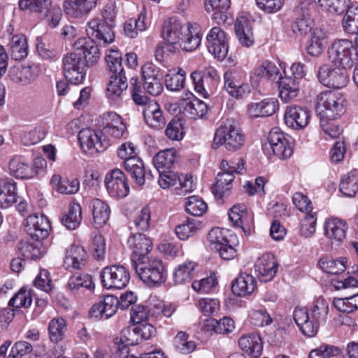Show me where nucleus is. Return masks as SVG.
I'll use <instances>...</instances> for the list:
<instances>
[{
	"instance_id": "1",
	"label": "nucleus",
	"mask_w": 358,
	"mask_h": 358,
	"mask_svg": "<svg viewBox=\"0 0 358 358\" xmlns=\"http://www.w3.org/2000/svg\"><path fill=\"white\" fill-rule=\"evenodd\" d=\"M311 317L306 308L296 307L293 313L294 320L301 332L306 336H315L321 324L326 322L329 313L327 301L320 296L315 299L310 308Z\"/></svg>"
},
{
	"instance_id": "2",
	"label": "nucleus",
	"mask_w": 358,
	"mask_h": 358,
	"mask_svg": "<svg viewBox=\"0 0 358 358\" xmlns=\"http://www.w3.org/2000/svg\"><path fill=\"white\" fill-rule=\"evenodd\" d=\"M115 18L113 5L107 4L99 17H96L88 22L87 36L92 43L106 45L114 41L115 34L112 27L114 26Z\"/></svg>"
},
{
	"instance_id": "3",
	"label": "nucleus",
	"mask_w": 358,
	"mask_h": 358,
	"mask_svg": "<svg viewBox=\"0 0 358 358\" xmlns=\"http://www.w3.org/2000/svg\"><path fill=\"white\" fill-rule=\"evenodd\" d=\"M192 25L188 23L185 27L177 17H171L165 21L162 28V36L167 43L166 45H177L180 43H193L201 45L202 36L194 29Z\"/></svg>"
},
{
	"instance_id": "4",
	"label": "nucleus",
	"mask_w": 358,
	"mask_h": 358,
	"mask_svg": "<svg viewBox=\"0 0 358 358\" xmlns=\"http://www.w3.org/2000/svg\"><path fill=\"white\" fill-rule=\"evenodd\" d=\"M244 143L245 136L237 122L234 119H227L217 129L212 145L214 149L224 146L227 150L235 152L240 150Z\"/></svg>"
},
{
	"instance_id": "5",
	"label": "nucleus",
	"mask_w": 358,
	"mask_h": 358,
	"mask_svg": "<svg viewBox=\"0 0 358 358\" xmlns=\"http://www.w3.org/2000/svg\"><path fill=\"white\" fill-rule=\"evenodd\" d=\"M315 112L321 121L334 120L345 112V100L343 94L337 91L327 90L317 96Z\"/></svg>"
},
{
	"instance_id": "6",
	"label": "nucleus",
	"mask_w": 358,
	"mask_h": 358,
	"mask_svg": "<svg viewBox=\"0 0 358 358\" xmlns=\"http://www.w3.org/2000/svg\"><path fill=\"white\" fill-rule=\"evenodd\" d=\"M135 147L133 143L127 142L122 143L117 150V156L124 159V166L127 172L134 179L138 186L145 184V178H152L150 172L146 174L143 161L134 155Z\"/></svg>"
},
{
	"instance_id": "7",
	"label": "nucleus",
	"mask_w": 358,
	"mask_h": 358,
	"mask_svg": "<svg viewBox=\"0 0 358 358\" xmlns=\"http://www.w3.org/2000/svg\"><path fill=\"white\" fill-rule=\"evenodd\" d=\"M133 266L140 279L148 286L159 285L166 280V269L160 259L147 258L133 264Z\"/></svg>"
},
{
	"instance_id": "8",
	"label": "nucleus",
	"mask_w": 358,
	"mask_h": 358,
	"mask_svg": "<svg viewBox=\"0 0 358 358\" xmlns=\"http://www.w3.org/2000/svg\"><path fill=\"white\" fill-rule=\"evenodd\" d=\"M264 152L272 150L274 155L280 159H287L293 154L287 136L278 127L273 128L268 136L267 142L262 145Z\"/></svg>"
},
{
	"instance_id": "9",
	"label": "nucleus",
	"mask_w": 358,
	"mask_h": 358,
	"mask_svg": "<svg viewBox=\"0 0 358 358\" xmlns=\"http://www.w3.org/2000/svg\"><path fill=\"white\" fill-rule=\"evenodd\" d=\"M100 277L103 287L108 289H123L130 280L129 271L125 266L120 264L104 267Z\"/></svg>"
},
{
	"instance_id": "10",
	"label": "nucleus",
	"mask_w": 358,
	"mask_h": 358,
	"mask_svg": "<svg viewBox=\"0 0 358 358\" xmlns=\"http://www.w3.org/2000/svg\"><path fill=\"white\" fill-rule=\"evenodd\" d=\"M317 76L323 85L337 89L345 87L349 81L348 73L345 67H334L329 64L320 66Z\"/></svg>"
},
{
	"instance_id": "11",
	"label": "nucleus",
	"mask_w": 358,
	"mask_h": 358,
	"mask_svg": "<svg viewBox=\"0 0 358 358\" xmlns=\"http://www.w3.org/2000/svg\"><path fill=\"white\" fill-rule=\"evenodd\" d=\"M79 52L67 53L63 58V71L67 80L78 85L85 78L86 64L83 58L80 57Z\"/></svg>"
},
{
	"instance_id": "12",
	"label": "nucleus",
	"mask_w": 358,
	"mask_h": 358,
	"mask_svg": "<svg viewBox=\"0 0 358 358\" xmlns=\"http://www.w3.org/2000/svg\"><path fill=\"white\" fill-rule=\"evenodd\" d=\"M317 6L315 0H303L296 8V19L292 24V30L301 36L307 34L311 30L313 20L311 13Z\"/></svg>"
},
{
	"instance_id": "13",
	"label": "nucleus",
	"mask_w": 358,
	"mask_h": 358,
	"mask_svg": "<svg viewBox=\"0 0 358 358\" xmlns=\"http://www.w3.org/2000/svg\"><path fill=\"white\" fill-rule=\"evenodd\" d=\"M78 140L85 151L92 152H102L110 145L109 140L103 135L102 131H96L90 128L80 131Z\"/></svg>"
},
{
	"instance_id": "14",
	"label": "nucleus",
	"mask_w": 358,
	"mask_h": 358,
	"mask_svg": "<svg viewBox=\"0 0 358 358\" xmlns=\"http://www.w3.org/2000/svg\"><path fill=\"white\" fill-rule=\"evenodd\" d=\"M127 243L131 251V260L132 265L142 260H146L148 258V253L152 248L151 239L142 233L130 236Z\"/></svg>"
},
{
	"instance_id": "15",
	"label": "nucleus",
	"mask_w": 358,
	"mask_h": 358,
	"mask_svg": "<svg viewBox=\"0 0 358 358\" xmlns=\"http://www.w3.org/2000/svg\"><path fill=\"white\" fill-rule=\"evenodd\" d=\"M105 183L108 192L113 197L123 198L129 192L127 176L119 169H113L106 176Z\"/></svg>"
},
{
	"instance_id": "16",
	"label": "nucleus",
	"mask_w": 358,
	"mask_h": 358,
	"mask_svg": "<svg viewBox=\"0 0 358 358\" xmlns=\"http://www.w3.org/2000/svg\"><path fill=\"white\" fill-rule=\"evenodd\" d=\"M284 120L286 125L295 130L307 127L310 120V113L308 108L297 105L287 106Z\"/></svg>"
},
{
	"instance_id": "17",
	"label": "nucleus",
	"mask_w": 358,
	"mask_h": 358,
	"mask_svg": "<svg viewBox=\"0 0 358 358\" xmlns=\"http://www.w3.org/2000/svg\"><path fill=\"white\" fill-rule=\"evenodd\" d=\"M358 46H329L327 50L329 59L332 63L342 67H352L358 57Z\"/></svg>"
},
{
	"instance_id": "18",
	"label": "nucleus",
	"mask_w": 358,
	"mask_h": 358,
	"mask_svg": "<svg viewBox=\"0 0 358 358\" xmlns=\"http://www.w3.org/2000/svg\"><path fill=\"white\" fill-rule=\"evenodd\" d=\"M50 223L48 219L41 215H30L26 219L24 230L32 238L36 241L43 240L48 236Z\"/></svg>"
},
{
	"instance_id": "19",
	"label": "nucleus",
	"mask_w": 358,
	"mask_h": 358,
	"mask_svg": "<svg viewBox=\"0 0 358 358\" xmlns=\"http://www.w3.org/2000/svg\"><path fill=\"white\" fill-rule=\"evenodd\" d=\"M39 69L34 64L15 65L9 71V77L12 81L22 85H26L38 77Z\"/></svg>"
},
{
	"instance_id": "20",
	"label": "nucleus",
	"mask_w": 358,
	"mask_h": 358,
	"mask_svg": "<svg viewBox=\"0 0 358 358\" xmlns=\"http://www.w3.org/2000/svg\"><path fill=\"white\" fill-rule=\"evenodd\" d=\"M102 132L115 138H121L126 131V126L120 115L114 112L103 114L101 117Z\"/></svg>"
},
{
	"instance_id": "21",
	"label": "nucleus",
	"mask_w": 358,
	"mask_h": 358,
	"mask_svg": "<svg viewBox=\"0 0 358 358\" xmlns=\"http://www.w3.org/2000/svg\"><path fill=\"white\" fill-rule=\"evenodd\" d=\"M280 76V70L275 64L265 60L254 69L250 74V80L252 85L257 87L262 81H274L278 80Z\"/></svg>"
},
{
	"instance_id": "22",
	"label": "nucleus",
	"mask_w": 358,
	"mask_h": 358,
	"mask_svg": "<svg viewBox=\"0 0 358 358\" xmlns=\"http://www.w3.org/2000/svg\"><path fill=\"white\" fill-rule=\"evenodd\" d=\"M278 264L271 254H264L255 264V271L262 282L271 281L275 275Z\"/></svg>"
},
{
	"instance_id": "23",
	"label": "nucleus",
	"mask_w": 358,
	"mask_h": 358,
	"mask_svg": "<svg viewBox=\"0 0 358 358\" xmlns=\"http://www.w3.org/2000/svg\"><path fill=\"white\" fill-rule=\"evenodd\" d=\"M279 96L285 103L295 99L299 93L301 83L292 76H279L278 80Z\"/></svg>"
},
{
	"instance_id": "24",
	"label": "nucleus",
	"mask_w": 358,
	"mask_h": 358,
	"mask_svg": "<svg viewBox=\"0 0 358 358\" xmlns=\"http://www.w3.org/2000/svg\"><path fill=\"white\" fill-rule=\"evenodd\" d=\"M144 120L147 124L155 129H161L166 125V119L158 103L150 101L143 110Z\"/></svg>"
},
{
	"instance_id": "25",
	"label": "nucleus",
	"mask_w": 358,
	"mask_h": 358,
	"mask_svg": "<svg viewBox=\"0 0 358 358\" xmlns=\"http://www.w3.org/2000/svg\"><path fill=\"white\" fill-rule=\"evenodd\" d=\"M324 229V234L328 238L341 243L345 238L348 225L339 218L331 217L326 220Z\"/></svg>"
},
{
	"instance_id": "26",
	"label": "nucleus",
	"mask_w": 358,
	"mask_h": 358,
	"mask_svg": "<svg viewBox=\"0 0 358 358\" xmlns=\"http://www.w3.org/2000/svg\"><path fill=\"white\" fill-rule=\"evenodd\" d=\"M235 328L234 320L229 317H223L220 320L210 318L206 320L201 331L204 333H216L220 334H227L231 332Z\"/></svg>"
},
{
	"instance_id": "27",
	"label": "nucleus",
	"mask_w": 358,
	"mask_h": 358,
	"mask_svg": "<svg viewBox=\"0 0 358 358\" xmlns=\"http://www.w3.org/2000/svg\"><path fill=\"white\" fill-rule=\"evenodd\" d=\"M240 348L249 355L257 358L262 355L263 344L259 334L243 335L238 340Z\"/></svg>"
},
{
	"instance_id": "28",
	"label": "nucleus",
	"mask_w": 358,
	"mask_h": 358,
	"mask_svg": "<svg viewBox=\"0 0 358 358\" xmlns=\"http://www.w3.org/2000/svg\"><path fill=\"white\" fill-rule=\"evenodd\" d=\"M141 341V336L137 334L134 324L121 331L120 337L115 338V344L117 345V351L120 353V355H122L128 354V346L137 345Z\"/></svg>"
},
{
	"instance_id": "29",
	"label": "nucleus",
	"mask_w": 358,
	"mask_h": 358,
	"mask_svg": "<svg viewBox=\"0 0 358 358\" xmlns=\"http://www.w3.org/2000/svg\"><path fill=\"white\" fill-rule=\"evenodd\" d=\"M180 110L185 116L196 120L207 113L208 106L203 101L194 97L192 99L182 100Z\"/></svg>"
},
{
	"instance_id": "30",
	"label": "nucleus",
	"mask_w": 358,
	"mask_h": 358,
	"mask_svg": "<svg viewBox=\"0 0 358 358\" xmlns=\"http://www.w3.org/2000/svg\"><path fill=\"white\" fill-rule=\"evenodd\" d=\"M278 109V101L275 99H265L260 102L251 103L248 106L252 117L271 116Z\"/></svg>"
},
{
	"instance_id": "31",
	"label": "nucleus",
	"mask_w": 358,
	"mask_h": 358,
	"mask_svg": "<svg viewBox=\"0 0 358 358\" xmlns=\"http://www.w3.org/2000/svg\"><path fill=\"white\" fill-rule=\"evenodd\" d=\"M17 199L15 182L10 178L0 180V206L8 208L17 202Z\"/></svg>"
},
{
	"instance_id": "32",
	"label": "nucleus",
	"mask_w": 358,
	"mask_h": 358,
	"mask_svg": "<svg viewBox=\"0 0 358 358\" xmlns=\"http://www.w3.org/2000/svg\"><path fill=\"white\" fill-rule=\"evenodd\" d=\"M93 219V224L96 228L103 227L109 220L110 209L109 206L99 199H94L90 206Z\"/></svg>"
},
{
	"instance_id": "33",
	"label": "nucleus",
	"mask_w": 358,
	"mask_h": 358,
	"mask_svg": "<svg viewBox=\"0 0 358 358\" xmlns=\"http://www.w3.org/2000/svg\"><path fill=\"white\" fill-rule=\"evenodd\" d=\"M87 253L84 248L79 245H71L66 251L64 263L67 268L81 269L85 266Z\"/></svg>"
},
{
	"instance_id": "34",
	"label": "nucleus",
	"mask_w": 358,
	"mask_h": 358,
	"mask_svg": "<svg viewBox=\"0 0 358 358\" xmlns=\"http://www.w3.org/2000/svg\"><path fill=\"white\" fill-rule=\"evenodd\" d=\"M256 287V280L250 275L241 274L232 283V292L239 296L252 294Z\"/></svg>"
},
{
	"instance_id": "35",
	"label": "nucleus",
	"mask_w": 358,
	"mask_h": 358,
	"mask_svg": "<svg viewBox=\"0 0 358 358\" xmlns=\"http://www.w3.org/2000/svg\"><path fill=\"white\" fill-rule=\"evenodd\" d=\"M128 87L125 73H113L107 85L106 94L111 99L119 98Z\"/></svg>"
},
{
	"instance_id": "36",
	"label": "nucleus",
	"mask_w": 358,
	"mask_h": 358,
	"mask_svg": "<svg viewBox=\"0 0 358 358\" xmlns=\"http://www.w3.org/2000/svg\"><path fill=\"white\" fill-rule=\"evenodd\" d=\"M234 173H219L216 178V183L213 185L212 191L217 199H222L229 194L232 188V182L234 180Z\"/></svg>"
},
{
	"instance_id": "37",
	"label": "nucleus",
	"mask_w": 358,
	"mask_h": 358,
	"mask_svg": "<svg viewBox=\"0 0 358 358\" xmlns=\"http://www.w3.org/2000/svg\"><path fill=\"white\" fill-rule=\"evenodd\" d=\"M347 258L340 257L334 259L331 257L325 256L320 259L318 264L320 268L325 273L336 275L343 272L347 268Z\"/></svg>"
},
{
	"instance_id": "38",
	"label": "nucleus",
	"mask_w": 358,
	"mask_h": 358,
	"mask_svg": "<svg viewBox=\"0 0 358 358\" xmlns=\"http://www.w3.org/2000/svg\"><path fill=\"white\" fill-rule=\"evenodd\" d=\"M10 173L17 178L28 179L36 174V170L18 157H14L9 163Z\"/></svg>"
},
{
	"instance_id": "39",
	"label": "nucleus",
	"mask_w": 358,
	"mask_h": 358,
	"mask_svg": "<svg viewBox=\"0 0 358 358\" xmlns=\"http://www.w3.org/2000/svg\"><path fill=\"white\" fill-rule=\"evenodd\" d=\"M340 191L347 196H354L358 192V171L352 170L341 179L339 185Z\"/></svg>"
},
{
	"instance_id": "40",
	"label": "nucleus",
	"mask_w": 358,
	"mask_h": 358,
	"mask_svg": "<svg viewBox=\"0 0 358 358\" xmlns=\"http://www.w3.org/2000/svg\"><path fill=\"white\" fill-rule=\"evenodd\" d=\"M217 77V71L211 66L206 67L203 71H195L191 74L195 90L203 94L204 97L207 96V92L203 87L204 78L215 79Z\"/></svg>"
},
{
	"instance_id": "41",
	"label": "nucleus",
	"mask_w": 358,
	"mask_h": 358,
	"mask_svg": "<svg viewBox=\"0 0 358 358\" xmlns=\"http://www.w3.org/2000/svg\"><path fill=\"white\" fill-rule=\"evenodd\" d=\"M176 160V152L173 150H166L159 152L153 157V164L157 171L172 169Z\"/></svg>"
},
{
	"instance_id": "42",
	"label": "nucleus",
	"mask_w": 358,
	"mask_h": 358,
	"mask_svg": "<svg viewBox=\"0 0 358 358\" xmlns=\"http://www.w3.org/2000/svg\"><path fill=\"white\" fill-rule=\"evenodd\" d=\"M51 183L57 186V190L59 192L66 194H75L80 187V182L78 179L62 178L58 175L52 176Z\"/></svg>"
},
{
	"instance_id": "43",
	"label": "nucleus",
	"mask_w": 358,
	"mask_h": 358,
	"mask_svg": "<svg viewBox=\"0 0 358 358\" xmlns=\"http://www.w3.org/2000/svg\"><path fill=\"white\" fill-rule=\"evenodd\" d=\"M231 0H206L205 9L208 13L215 11L213 16L215 20L225 21L226 12L230 8Z\"/></svg>"
},
{
	"instance_id": "44",
	"label": "nucleus",
	"mask_w": 358,
	"mask_h": 358,
	"mask_svg": "<svg viewBox=\"0 0 358 358\" xmlns=\"http://www.w3.org/2000/svg\"><path fill=\"white\" fill-rule=\"evenodd\" d=\"M67 327L65 320L62 317L53 318L48 324L49 338L52 342L58 343L65 337Z\"/></svg>"
},
{
	"instance_id": "45",
	"label": "nucleus",
	"mask_w": 358,
	"mask_h": 358,
	"mask_svg": "<svg viewBox=\"0 0 358 358\" xmlns=\"http://www.w3.org/2000/svg\"><path fill=\"white\" fill-rule=\"evenodd\" d=\"M50 0H20L18 6L20 10H29L30 12L40 13L44 17L50 12Z\"/></svg>"
},
{
	"instance_id": "46",
	"label": "nucleus",
	"mask_w": 358,
	"mask_h": 358,
	"mask_svg": "<svg viewBox=\"0 0 358 358\" xmlns=\"http://www.w3.org/2000/svg\"><path fill=\"white\" fill-rule=\"evenodd\" d=\"M81 220V206L78 203H73L69 206L68 213L62 217V223L68 229L73 230L80 225Z\"/></svg>"
},
{
	"instance_id": "47",
	"label": "nucleus",
	"mask_w": 358,
	"mask_h": 358,
	"mask_svg": "<svg viewBox=\"0 0 358 358\" xmlns=\"http://www.w3.org/2000/svg\"><path fill=\"white\" fill-rule=\"evenodd\" d=\"M195 266L196 264L194 262H187L179 264L173 273L175 282L178 284L189 282L193 278Z\"/></svg>"
},
{
	"instance_id": "48",
	"label": "nucleus",
	"mask_w": 358,
	"mask_h": 358,
	"mask_svg": "<svg viewBox=\"0 0 358 358\" xmlns=\"http://www.w3.org/2000/svg\"><path fill=\"white\" fill-rule=\"evenodd\" d=\"M40 243H34L28 241L22 240L17 244L20 254L26 259H38L43 256V252L40 248Z\"/></svg>"
},
{
	"instance_id": "49",
	"label": "nucleus",
	"mask_w": 358,
	"mask_h": 358,
	"mask_svg": "<svg viewBox=\"0 0 358 358\" xmlns=\"http://www.w3.org/2000/svg\"><path fill=\"white\" fill-rule=\"evenodd\" d=\"M224 88L231 96L241 97L250 90L248 85L235 82L232 78L231 73L227 72L224 76Z\"/></svg>"
},
{
	"instance_id": "50",
	"label": "nucleus",
	"mask_w": 358,
	"mask_h": 358,
	"mask_svg": "<svg viewBox=\"0 0 358 358\" xmlns=\"http://www.w3.org/2000/svg\"><path fill=\"white\" fill-rule=\"evenodd\" d=\"M105 59L110 73H125L122 63V55L118 50L109 49L106 50Z\"/></svg>"
},
{
	"instance_id": "51",
	"label": "nucleus",
	"mask_w": 358,
	"mask_h": 358,
	"mask_svg": "<svg viewBox=\"0 0 358 358\" xmlns=\"http://www.w3.org/2000/svg\"><path fill=\"white\" fill-rule=\"evenodd\" d=\"M320 6L329 13L342 15L351 7L350 0H318Z\"/></svg>"
},
{
	"instance_id": "52",
	"label": "nucleus",
	"mask_w": 358,
	"mask_h": 358,
	"mask_svg": "<svg viewBox=\"0 0 358 358\" xmlns=\"http://www.w3.org/2000/svg\"><path fill=\"white\" fill-rule=\"evenodd\" d=\"M333 303L340 312L352 313L358 309V292L350 296L334 299Z\"/></svg>"
},
{
	"instance_id": "53",
	"label": "nucleus",
	"mask_w": 358,
	"mask_h": 358,
	"mask_svg": "<svg viewBox=\"0 0 358 358\" xmlns=\"http://www.w3.org/2000/svg\"><path fill=\"white\" fill-rule=\"evenodd\" d=\"M343 27L345 31L353 33L358 30V3L352 4L345 13L343 20Z\"/></svg>"
},
{
	"instance_id": "54",
	"label": "nucleus",
	"mask_w": 358,
	"mask_h": 358,
	"mask_svg": "<svg viewBox=\"0 0 358 358\" xmlns=\"http://www.w3.org/2000/svg\"><path fill=\"white\" fill-rule=\"evenodd\" d=\"M188 338L189 335L185 331H180L175 336L173 344L178 352L187 355L195 350L196 346L195 342Z\"/></svg>"
},
{
	"instance_id": "55",
	"label": "nucleus",
	"mask_w": 358,
	"mask_h": 358,
	"mask_svg": "<svg viewBox=\"0 0 358 358\" xmlns=\"http://www.w3.org/2000/svg\"><path fill=\"white\" fill-rule=\"evenodd\" d=\"M201 222L194 219H188L187 223L176 227L175 232L180 240H187L200 229Z\"/></svg>"
},
{
	"instance_id": "56",
	"label": "nucleus",
	"mask_w": 358,
	"mask_h": 358,
	"mask_svg": "<svg viewBox=\"0 0 358 358\" xmlns=\"http://www.w3.org/2000/svg\"><path fill=\"white\" fill-rule=\"evenodd\" d=\"M75 51L80 53V57L83 58L87 66L94 65L100 57L99 46H80Z\"/></svg>"
},
{
	"instance_id": "57",
	"label": "nucleus",
	"mask_w": 358,
	"mask_h": 358,
	"mask_svg": "<svg viewBox=\"0 0 358 358\" xmlns=\"http://www.w3.org/2000/svg\"><path fill=\"white\" fill-rule=\"evenodd\" d=\"M168 138L172 141H180L183 138L185 131L183 123L180 118H173L168 124L165 130Z\"/></svg>"
},
{
	"instance_id": "58",
	"label": "nucleus",
	"mask_w": 358,
	"mask_h": 358,
	"mask_svg": "<svg viewBox=\"0 0 358 358\" xmlns=\"http://www.w3.org/2000/svg\"><path fill=\"white\" fill-rule=\"evenodd\" d=\"M229 231L220 229L213 228L208 234V241L213 249L216 250L218 247L227 243L231 239Z\"/></svg>"
},
{
	"instance_id": "59",
	"label": "nucleus",
	"mask_w": 358,
	"mask_h": 358,
	"mask_svg": "<svg viewBox=\"0 0 358 358\" xmlns=\"http://www.w3.org/2000/svg\"><path fill=\"white\" fill-rule=\"evenodd\" d=\"M248 213L245 206L243 205H235L229 210V218L236 227H240L244 229Z\"/></svg>"
},
{
	"instance_id": "60",
	"label": "nucleus",
	"mask_w": 358,
	"mask_h": 358,
	"mask_svg": "<svg viewBox=\"0 0 358 358\" xmlns=\"http://www.w3.org/2000/svg\"><path fill=\"white\" fill-rule=\"evenodd\" d=\"M32 303L31 292L26 289L21 288L9 301L8 306L15 308H28Z\"/></svg>"
},
{
	"instance_id": "61",
	"label": "nucleus",
	"mask_w": 358,
	"mask_h": 358,
	"mask_svg": "<svg viewBox=\"0 0 358 358\" xmlns=\"http://www.w3.org/2000/svg\"><path fill=\"white\" fill-rule=\"evenodd\" d=\"M68 286L71 290L78 289L80 287L91 290L94 288V283L90 275L83 273L78 276H71L69 280Z\"/></svg>"
},
{
	"instance_id": "62",
	"label": "nucleus",
	"mask_w": 358,
	"mask_h": 358,
	"mask_svg": "<svg viewBox=\"0 0 358 358\" xmlns=\"http://www.w3.org/2000/svg\"><path fill=\"white\" fill-rule=\"evenodd\" d=\"M185 208L188 213L194 216H201L206 211L207 205L199 196H192L187 199Z\"/></svg>"
},
{
	"instance_id": "63",
	"label": "nucleus",
	"mask_w": 358,
	"mask_h": 358,
	"mask_svg": "<svg viewBox=\"0 0 358 358\" xmlns=\"http://www.w3.org/2000/svg\"><path fill=\"white\" fill-rule=\"evenodd\" d=\"M340 352L341 350L337 347L322 344L310 352L309 358H331L337 356Z\"/></svg>"
},
{
	"instance_id": "64",
	"label": "nucleus",
	"mask_w": 358,
	"mask_h": 358,
	"mask_svg": "<svg viewBox=\"0 0 358 358\" xmlns=\"http://www.w3.org/2000/svg\"><path fill=\"white\" fill-rule=\"evenodd\" d=\"M316 221L315 213L306 214L304 218L301 220V235L306 238L312 236L316 230Z\"/></svg>"
}]
</instances>
